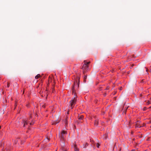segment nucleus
Segmentation results:
<instances>
[{"label": "nucleus", "instance_id": "nucleus-8", "mask_svg": "<svg viewBox=\"0 0 151 151\" xmlns=\"http://www.w3.org/2000/svg\"><path fill=\"white\" fill-rule=\"evenodd\" d=\"M59 121H56V122H54L53 124H52L53 125H55L56 124L58 123L59 122Z\"/></svg>", "mask_w": 151, "mask_h": 151}, {"label": "nucleus", "instance_id": "nucleus-2", "mask_svg": "<svg viewBox=\"0 0 151 151\" xmlns=\"http://www.w3.org/2000/svg\"><path fill=\"white\" fill-rule=\"evenodd\" d=\"M67 134L66 131L63 130L61 133V134L60 135V139L61 140H63L64 139L65 137V135Z\"/></svg>", "mask_w": 151, "mask_h": 151}, {"label": "nucleus", "instance_id": "nucleus-35", "mask_svg": "<svg viewBox=\"0 0 151 151\" xmlns=\"http://www.w3.org/2000/svg\"><path fill=\"white\" fill-rule=\"evenodd\" d=\"M132 68V67L131 66V67H130V68Z\"/></svg>", "mask_w": 151, "mask_h": 151}, {"label": "nucleus", "instance_id": "nucleus-12", "mask_svg": "<svg viewBox=\"0 0 151 151\" xmlns=\"http://www.w3.org/2000/svg\"><path fill=\"white\" fill-rule=\"evenodd\" d=\"M24 125H23V127H24L25 126V124H27V122H26V121H24Z\"/></svg>", "mask_w": 151, "mask_h": 151}, {"label": "nucleus", "instance_id": "nucleus-32", "mask_svg": "<svg viewBox=\"0 0 151 151\" xmlns=\"http://www.w3.org/2000/svg\"><path fill=\"white\" fill-rule=\"evenodd\" d=\"M31 117H31V116H30V118H31Z\"/></svg>", "mask_w": 151, "mask_h": 151}, {"label": "nucleus", "instance_id": "nucleus-3", "mask_svg": "<svg viewBox=\"0 0 151 151\" xmlns=\"http://www.w3.org/2000/svg\"><path fill=\"white\" fill-rule=\"evenodd\" d=\"M88 65H86V63H84V64H83L82 69H83V72L84 73L85 72V70L88 69Z\"/></svg>", "mask_w": 151, "mask_h": 151}, {"label": "nucleus", "instance_id": "nucleus-37", "mask_svg": "<svg viewBox=\"0 0 151 151\" xmlns=\"http://www.w3.org/2000/svg\"><path fill=\"white\" fill-rule=\"evenodd\" d=\"M150 100H151V98H150Z\"/></svg>", "mask_w": 151, "mask_h": 151}, {"label": "nucleus", "instance_id": "nucleus-11", "mask_svg": "<svg viewBox=\"0 0 151 151\" xmlns=\"http://www.w3.org/2000/svg\"><path fill=\"white\" fill-rule=\"evenodd\" d=\"M87 78V76L86 75H85V77H84V81L85 82L86 81V79Z\"/></svg>", "mask_w": 151, "mask_h": 151}, {"label": "nucleus", "instance_id": "nucleus-30", "mask_svg": "<svg viewBox=\"0 0 151 151\" xmlns=\"http://www.w3.org/2000/svg\"><path fill=\"white\" fill-rule=\"evenodd\" d=\"M68 114H69V112H68Z\"/></svg>", "mask_w": 151, "mask_h": 151}, {"label": "nucleus", "instance_id": "nucleus-36", "mask_svg": "<svg viewBox=\"0 0 151 151\" xmlns=\"http://www.w3.org/2000/svg\"><path fill=\"white\" fill-rule=\"evenodd\" d=\"M132 68V67L131 66V67H130V68Z\"/></svg>", "mask_w": 151, "mask_h": 151}, {"label": "nucleus", "instance_id": "nucleus-10", "mask_svg": "<svg viewBox=\"0 0 151 151\" xmlns=\"http://www.w3.org/2000/svg\"><path fill=\"white\" fill-rule=\"evenodd\" d=\"M84 62L85 63H86V65H87L88 64H89L90 63V62H86V60H84Z\"/></svg>", "mask_w": 151, "mask_h": 151}, {"label": "nucleus", "instance_id": "nucleus-21", "mask_svg": "<svg viewBox=\"0 0 151 151\" xmlns=\"http://www.w3.org/2000/svg\"><path fill=\"white\" fill-rule=\"evenodd\" d=\"M122 87H120V90H122Z\"/></svg>", "mask_w": 151, "mask_h": 151}, {"label": "nucleus", "instance_id": "nucleus-22", "mask_svg": "<svg viewBox=\"0 0 151 151\" xmlns=\"http://www.w3.org/2000/svg\"><path fill=\"white\" fill-rule=\"evenodd\" d=\"M132 151H137L136 150H132Z\"/></svg>", "mask_w": 151, "mask_h": 151}, {"label": "nucleus", "instance_id": "nucleus-25", "mask_svg": "<svg viewBox=\"0 0 151 151\" xmlns=\"http://www.w3.org/2000/svg\"><path fill=\"white\" fill-rule=\"evenodd\" d=\"M134 65V64L132 65V67H133V66Z\"/></svg>", "mask_w": 151, "mask_h": 151}, {"label": "nucleus", "instance_id": "nucleus-1", "mask_svg": "<svg viewBox=\"0 0 151 151\" xmlns=\"http://www.w3.org/2000/svg\"><path fill=\"white\" fill-rule=\"evenodd\" d=\"M75 86V83L74 84V85L72 87V89L73 90V94L74 95V97L70 101V107L71 109H72L73 108V107L74 105L75 104L76 101V98L77 97V96L76 95V93L75 92V90H74V88Z\"/></svg>", "mask_w": 151, "mask_h": 151}, {"label": "nucleus", "instance_id": "nucleus-26", "mask_svg": "<svg viewBox=\"0 0 151 151\" xmlns=\"http://www.w3.org/2000/svg\"><path fill=\"white\" fill-rule=\"evenodd\" d=\"M65 124H67V122H66V121H65Z\"/></svg>", "mask_w": 151, "mask_h": 151}, {"label": "nucleus", "instance_id": "nucleus-16", "mask_svg": "<svg viewBox=\"0 0 151 151\" xmlns=\"http://www.w3.org/2000/svg\"><path fill=\"white\" fill-rule=\"evenodd\" d=\"M146 107H144L143 109V110L144 111H145L146 110Z\"/></svg>", "mask_w": 151, "mask_h": 151}, {"label": "nucleus", "instance_id": "nucleus-20", "mask_svg": "<svg viewBox=\"0 0 151 151\" xmlns=\"http://www.w3.org/2000/svg\"><path fill=\"white\" fill-rule=\"evenodd\" d=\"M99 90H102V89H101V87L99 88Z\"/></svg>", "mask_w": 151, "mask_h": 151}, {"label": "nucleus", "instance_id": "nucleus-9", "mask_svg": "<svg viewBox=\"0 0 151 151\" xmlns=\"http://www.w3.org/2000/svg\"><path fill=\"white\" fill-rule=\"evenodd\" d=\"M83 118V116L82 115L81 116L78 118V119L80 120H81Z\"/></svg>", "mask_w": 151, "mask_h": 151}, {"label": "nucleus", "instance_id": "nucleus-18", "mask_svg": "<svg viewBox=\"0 0 151 151\" xmlns=\"http://www.w3.org/2000/svg\"><path fill=\"white\" fill-rule=\"evenodd\" d=\"M109 89V87H107L106 88V90H108V89Z\"/></svg>", "mask_w": 151, "mask_h": 151}, {"label": "nucleus", "instance_id": "nucleus-13", "mask_svg": "<svg viewBox=\"0 0 151 151\" xmlns=\"http://www.w3.org/2000/svg\"><path fill=\"white\" fill-rule=\"evenodd\" d=\"M99 145H100L99 144H98V143H97V145H96V147L98 148H99Z\"/></svg>", "mask_w": 151, "mask_h": 151}, {"label": "nucleus", "instance_id": "nucleus-27", "mask_svg": "<svg viewBox=\"0 0 151 151\" xmlns=\"http://www.w3.org/2000/svg\"><path fill=\"white\" fill-rule=\"evenodd\" d=\"M106 137H107L106 135L105 137V138L106 139Z\"/></svg>", "mask_w": 151, "mask_h": 151}, {"label": "nucleus", "instance_id": "nucleus-6", "mask_svg": "<svg viewBox=\"0 0 151 151\" xmlns=\"http://www.w3.org/2000/svg\"><path fill=\"white\" fill-rule=\"evenodd\" d=\"M88 146V144L86 143L85 144H83V146L84 148H86L87 146Z\"/></svg>", "mask_w": 151, "mask_h": 151}, {"label": "nucleus", "instance_id": "nucleus-17", "mask_svg": "<svg viewBox=\"0 0 151 151\" xmlns=\"http://www.w3.org/2000/svg\"><path fill=\"white\" fill-rule=\"evenodd\" d=\"M145 68H146V71L147 72H148V69H147L146 67H145ZM147 73L148 74V72H147Z\"/></svg>", "mask_w": 151, "mask_h": 151}, {"label": "nucleus", "instance_id": "nucleus-14", "mask_svg": "<svg viewBox=\"0 0 151 151\" xmlns=\"http://www.w3.org/2000/svg\"><path fill=\"white\" fill-rule=\"evenodd\" d=\"M151 104V102L149 101H148L147 102V104Z\"/></svg>", "mask_w": 151, "mask_h": 151}, {"label": "nucleus", "instance_id": "nucleus-24", "mask_svg": "<svg viewBox=\"0 0 151 151\" xmlns=\"http://www.w3.org/2000/svg\"><path fill=\"white\" fill-rule=\"evenodd\" d=\"M79 79H80V78H79L78 77V80H79Z\"/></svg>", "mask_w": 151, "mask_h": 151}, {"label": "nucleus", "instance_id": "nucleus-29", "mask_svg": "<svg viewBox=\"0 0 151 151\" xmlns=\"http://www.w3.org/2000/svg\"><path fill=\"white\" fill-rule=\"evenodd\" d=\"M17 142V141H16V142H15V144H16Z\"/></svg>", "mask_w": 151, "mask_h": 151}, {"label": "nucleus", "instance_id": "nucleus-23", "mask_svg": "<svg viewBox=\"0 0 151 151\" xmlns=\"http://www.w3.org/2000/svg\"><path fill=\"white\" fill-rule=\"evenodd\" d=\"M42 107H43V108H45V106H44V105H43L42 106Z\"/></svg>", "mask_w": 151, "mask_h": 151}, {"label": "nucleus", "instance_id": "nucleus-4", "mask_svg": "<svg viewBox=\"0 0 151 151\" xmlns=\"http://www.w3.org/2000/svg\"><path fill=\"white\" fill-rule=\"evenodd\" d=\"M74 148H75V151H79V150L77 148V147L76 145H74Z\"/></svg>", "mask_w": 151, "mask_h": 151}, {"label": "nucleus", "instance_id": "nucleus-28", "mask_svg": "<svg viewBox=\"0 0 151 151\" xmlns=\"http://www.w3.org/2000/svg\"><path fill=\"white\" fill-rule=\"evenodd\" d=\"M140 96H142V94H141L140 95Z\"/></svg>", "mask_w": 151, "mask_h": 151}, {"label": "nucleus", "instance_id": "nucleus-15", "mask_svg": "<svg viewBox=\"0 0 151 151\" xmlns=\"http://www.w3.org/2000/svg\"><path fill=\"white\" fill-rule=\"evenodd\" d=\"M9 84L8 83L7 84V87L8 88L9 87Z\"/></svg>", "mask_w": 151, "mask_h": 151}, {"label": "nucleus", "instance_id": "nucleus-5", "mask_svg": "<svg viewBox=\"0 0 151 151\" xmlns=\"http://www.w3.org/2000/svg\"><path fill=\"white\" fill-rule=\"evenodd\" d=\"M94 124L95 125L97 126L98 124V121L97 120H96L94 123Z\"/></svg>", "mask_w": 151, "mask_h": 151}, {"label": "nucleus", "instance_id": "nucleus-31", "mask_svg": "<svg viewBox=\"0 0 151 151\" xmlns=\"http://www.w3.org/2000/svg\"><path fill=\"white\" fill-rule=\"evenodd\" d=\"M47 141H48V139H47Z\"/></svg>", "mask_w": 151, "mask_h": 151}, {"label": "nucleus", "instance_id": "nucleus-34", "mask_svg": "<svg viewBox=\"0 0 151 151\" xmlns=\"http://www.w3.org/2000/svg\"><path fill=\"white\" fill-rule=\"evenodd\" d=\"M7 151H9V150H7Z\"/></svg>", "mask_w": 151, "mask_h": 151}, {"label": "nucleus", "instance_id": "nucleus-19", "mask_svg": "<svg viewBox=\"0 0 151 151\" xmlns=\"http://www.w3.org/2000/svg\"><path fill=\"white\" fill-rule=\"evenodd\" d=\"M34 123H30V124L31 125H32Z\"/></svg>", "mask_w": 151, "mask_h": 151}, {"label": "nucleus", "instance_id": "nucleus-33", "mask_svg": "<svg viewBox=\"0 0 151 151\" xmlns=\"http://www.w3.org/2000/svg\"><path fill=\"white\" fill-rule=\"evenodd\" d=\"M136 127H138L137 125H136Z\"/></svg>", "mask_w": 151, "mask_h": 151}, {"label": "nucleus", "instance_id": "nucleus-7", "mask_svg": "<svg viewBox=\"0 0 151 151\" xmlns=\"http://www.w3.org/2000/svg\"><path fill=\"white\" fill-rule=\"evenodd\" d=\"M40 77V75L39 74H38L35 76V78L36 79H38Z\"/></svg>", "mask_w": 151, "mask_h": 151}]
</instances>
